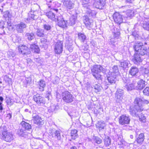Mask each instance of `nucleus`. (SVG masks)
Instances as JSON below:
<instances>
[{"mask_svg": "<svg viewBox=\"0 0 149 149\" xmlns=\"http://www.w3.org/2000/svg\"><path fill=\"white\" fill-rule=\"evenodd\" d=\"M91 74L96 79L102 80L103 77L101 73L104 71V68L100 65H95L91 68Z\"/></svg>", "mask_w": 149, "mask_h": 149, "instance_id": "nucleus-1", "label": "nucleus"}, {"mask_svg": "<svg viewBox=\"0 0 149 149\" xmlns=\"http://www.w3.org/2000/svg\"><path fill=\"white\" fill-rule=\"evenodd\" d=\"M149 101L143 98L136 97L134 102V106L137 111H141L143 110V106L144 104H147Z\"/></svg>", "mask_w": 149, "mask_h": 149, "instance_id": "nucleus-2", "label": "nucleus"}, {"mask_svg": "<svg viewBox=\"0 0 149 149\" xmlns=\"http://www.w3.org/2000/svg\"><path fill=\"white\" fill-rule=\"evenodd\" d=\"M62 99L63 100L67 103H70L74 100L73 96L68 91H65L62 93Z\"/></svg>", "mask_w": 149, "mask_h": 149, "instance_id": "nucleus-3", "label": "nucleus"}, {"mask_svg": "<svg viewBox=\"0 0 149 149\" xmlns=\"http://www.w3.org/2000/svg\"><path fill=\"white\" fill-rule=\"evenodd\" d=\"M2 139L6 142H10L14 139L12 134L7 131H4L2 133Z\"/></svg>", "mask_w": 149, "mask_h": 149, "instance_id": "nucleus-4", "label": "nucleus"}, {"mask_svg": "<svg viewBox=\"0 0 149 149\" xmlns=\"http://www.w3.org/2000/svg\"><path fill=\"white\" fill-rule=\"evenodd\" d=\"M63 43L62 41H58L55 44L54 50L56 54H60L62 52Z\"/></svg>", "mask_w": 149, "mask_h": 149, "instance_id": "nucleus-5", "label": "nucleus"}, {"mask_svg": "<svg viewBox=\"0 0 149 149\" xmlns=\"http://www.w3.org/2000/svg\"><path fill=\"white\" fill-rule=\"evenodd\" d=\"M124 94V91L120 89H118L116 93L115 98L116 101L118 103H121L123 100Z\"/></svg>", "mask_w": 149, "mask_h": 149, "instance_id": "nucleus-6", "label": "nucleus"}, {"mask_svg": "<svg viewBox=\"0 0 149 149\" xmlns=\"http://www.w3.org/2000/svg\"><path fill=\"white\" fill-rule=\"evenodd\" d=\"M124 81V87H125L127 91H130L134 89L135 87L136 82L134 81L130 82L128 79L125 80V81Z\"/></svg>", "mask_w": 149, "mask_h": 149, "instance_id": "nucleus-7", "label": "nucleus"}, {"mask_svg": "<svg viewBox=\"0 0 149 149\" xmlns=\"http://www.w3.org/2000/svg\"><path fill=\"white\" fill-rule=\"evenodd\" d=\"M136 140L135 141L139 144H142L144 141L145 139L144 134L141 133L139 134L138 130H136Z\"/></svg>", "mask_w": 149, "mask_h": 149, "instance_id": "nucleus-8", "label": "nucleus"}, {"mask_svg": "<svg viewBox=\"0 0 149 149\" xmlns=\"http://www.w3.org/2000/svg\"><path fill=\"white\" fill-rule=\"evenodd\" d=\"M130 119L129 116L125 115L121 116L119 119V123L122 125L128 124L129 123Z\"/></svg>", "mask_w": 149, "mask_h": 149, "instance_id": "nucleus-9", "label": "nucleus"}, {"mask_svg": "<svg viewBox=\"0 0 149 149\" xmlns=\"http://www.w3.org/2000/svg\"><path fill=\"white\" fill-rule=\"evenodd\" d=\"M34 100L39 105H43L45 103L44 98L39 94H37L33 97Z\"/></svg>", "mask_w": 149, "mask_h": 149, "instance_id": "nucleus-10", "label": "nucleus"}, {"mask_svg": "<svg viewBox=\"0 0 149 149\" xmlns=\"http://www.w3.org/2000/svg\"><path fill=\"white\" fill-rule=\"evenodd\" d=\"M64 6L66 8L72 9L74 8V3L73 0H62Z\"/></svg>", "mask_w": 149, "mask_h": 149, "instance_id": "nucleus-11", "label": "nucleus"}, {"mask_svg": "<svg viewBox=\"0 0 149 149\" xmlns=\"http://www.w3.org/2000/svg\"><path fill=\"white\" fill-rule=\"evenodd\" d=\"M32 116V120L34 124L38 125H42L44 124L43 120L39 115L36 114H33Z\"/></svg>", "mask_w": 149, "mask_h": 149, "instance_id": "nucleus-12", "label": "nucleus"}, {"mask_svg": "<svg viewBox=\"0 0 149 149\" xmlns=\"http://www.w3.org/2000/svg\"><path fill=\"white\" fill-rule=\"evenodd\" d=\"M83 22L87 28L89 29L93 27V21L91 19H90L87 16H84L83 17Z\"/></svg>", "mask_w": 149, "mask_h": 149, "instance_id": "nucleus-13", "label": "nucleus"}, {"mask_svg": "<svg viewBox=\"0 0 149 149\" xmlns=\"http://www.w3.org/2000/svg\"><path fill=\"white\" fill-rule=\"evenodd\" d=\"M113 18L115 22L117 24H120L123 22L122 16L118 13H114L113 15Z\"/></svg>", "mask_w": 149, "mask_h": 149, "instance_id": "nucleus-14", "label": "nucleus"}, {"mask_svg": "<svg viewBox=\"0 0 149 149\" xmlns=\"http://www.w3.org/2000/svg\"><path fill=\"white\" fill-rule=\"evenodd\" d=\"M106 2L103 0H94L93 6L96 8L99 9L103 8Z\"/></svg>", "mask_w": 149, "mask_h": 149, "instance_id": "nucleus-15", "label": "nucleus"}, {"mask_svg": "<svg viewBox=\"0 0 149 149\" xmlns=\"http://www.w3.org/2000/svg\"><path fill=\"white\" fill-rule=\"evenodd\" d=\"M51 134L53 137L58 140H61V137L60 130H56L54 129H52L51 130Z\"/></svg>", "mask_w": 149, "mask_h": 149, "instance_id": "nucleus-16", "label": "nucleus"}, {"mask_svg": "<svg viewBox=\"0 0 149 149\" xmlns=\"http://www.w3.org/2000/svg\"><path fill=\"white\" fill-rule=\"evenodd\" d=\"M16 30L19 33H22L24 30L27 27L26 24L24 22H21L15 25Z\"/></svg>", "mask_w": 149, "mask_h": 149, "instance_id": "nucleus-17", "label": "nucleus"}, {"mask_svg": "<svg viewBox=\"0 0 149 149\" xmlns=\"http://www.w3.org/2000/svg\"><path fill=\"white\" fill-rule=\"evenodd\" d=\"M57 19L59 26L63 28L67 26V22L63 19L62 16L57 17Z\"/></svg>", "mask_w": 149, "mask_h": 149, "instance_id": "nucleus-18", "label": "nucleus"}, {"mask_svg": "<svg viewBox=\"0 0 149 149\" xmlns=\"http://www.w3.org/2000/svg\"><path fill=\"white\" fill-rule=\"evenodd\" d=\"M117 76L112 74L111 72H109L107 75V80L109 83L111 84H115L116 81Z\"/></svg>", "mask_w": 149, "mask_h": 149, "instance_id": "nucleus-19", "label": "nucleus"}, {"mask_svg": "<svg viewBox=\"0 0 149 149\" xmlns=\"http://www.w3.org/2000/svg\"><path fill=\"white\" fill-rule=\"evenodd\" d=\"M18 50L19 53L24 55H27L29 53L28 47L26 46L20 45L18 47Z\"/></svg>", "mask_w": 149, "mask_h": 149, "instance_id": "nucleus-20", "label": "nucleus"}, {"mask_svg": "<svg viewBox=\"0 0 149 149\" xmlns=\"http://www.w3.org/2000/svg\"><path fill=\"white\" fill-rule=\"evenodd\" d=\"M130 63L128 60L123 61L120 62L119 63V66L122 68L126 70H128V68L129 67Z\"/></svg>", "mask_w": 149, "mask_h": 149, "instance_id": "nucleus-21", "label": "nucleus"}, {"mask_svg": "<svg viewBox=\"0 0 149 149\" xmlns=\"http://www.w3.org/2000/svg\"><path fill=\"white\" fill-rule=\"evenodd\" d=\"M37 11H31L28 13V17L26 19V20L30 22L35 19L36 16Z\"/></svg>", "mask_w": 149, "mask_h": 149, "instance_id": "nucleus-22", "label": "nucleus"}, {"mask_svg": "<svg viewBox=\"0 0 149 149\" xmlns=\"http://www.w3.org/2000/svg\"><path fill=\"white\" fill-rule=\"evenodd\" d=\"M145 81L143 79H140L137 83V85L136 87V89L142 90L145 86Z\"/></svg>", "mask_w": 149, "mask_h": 149, "instance_id": "nucleus-23", "label": "nucleus"}, {"mask_svg": "<svg viewBox=\"0 0 149 149\" xmlns=\"http://www.w3.org/2000/svg\"><path fill=\"white\" fill-rule=\"evenodd\" d=\"M44 2L45 3H46L47 5L48 6L49 8H50L51 9H53L54 10V6L55 4L54 2L53 1H52L51 0H44ZM54 10L56 11V12H57L58 11V9H55Z\"/></svg>", "mask_w": 149, "mask_h": 149, "instance_id": "nucleus-24", "label": "nucleus"}, {"mask_svg": "<svg viewBox=\"0 0 149 149\" xmlns=\"http://www.w3.org/2000/svg\"><path fill=\"white\" fill-rule=\"evenodd\" d=\"M142 60V58H141V55L137 53L135 54L133 59V61L135 64H138L141 62Z\"/></svg>", "mask_w": 149, "mask_h": 149, "instance_id": "nucleus-25", "label": "nucleus"}, {"mask_svg": "<svg viewBox=\"0 0 149 149\" xmlns=\"http://www.w3.org/2000/svg\"><path fill=\"white\" fill-rule=\"evenodd\" d=\"M82 5L84 8L86 9L91 8L92 4L91 2V0H83Z\"/></svg>", "mask_w": 149, "mask_h": 149, "instance_id": "nucleus-26", "label": "nucleus"}, {"mask_svg": "<svg viewBox=\"0 0 149 149\" xmlns=\"http://www.w3.org/2000/svg\"><path fill=\"white\" fill-rule=\"evenodd\" d=\"M109 72H111L112 74L117 76L120 74L118 66L116 65L113 66L112 68V70L111 69Z\"/></svg>", "mask_w": 149, "mask_h": 149, "instance_id": "nucleus-27", "label": "nucleus"}, {"mask_svg": "<svg viewBox=\"0 0 149 149\" xmlns=\"http://www.w3.org/2000/svg\"><path fill=\"white\" fill-rule=\"evenodd\" d=\"M136 52H137V53L142 56L147 54V49L146 47L143 46L141 48H140V49L137 51Z\"/></svg>", "mask_w": 149, "mask_h": 149, "instance_id": "nucleus-28", "label": "nucleus"}, {"mask_svg": "<svg viewBox=\"0 0 149 149\" xmlns=\"http://www.w3.org/2000/svg\"><path fill=\"white\" fill-rule=\"evenodd\" d=\"M139 70L136 67H132L130 70L129 72L130 74L133 76H136L137 75V74H138Z\"/></svg>", "mask_w": 149, "mask_h": 149, "instance_id": "nucleus-29", "label": "nucleus"}, {"mask_svg": "<svg viewBox=\"0 0 149 149\" xmlns=\"http://www.w3.org/2000/svg\"><path fill=\"white\" fill-rule=\"evenodd\" d=\"M21 125L22 126L23 128L26 130H29L31 129V125L24 121H22L21 123Z\"/></svg>", "mask_w": 149, "mask_h": 149, "instance_id": "nucleus-30", "label": "nucleus"}, {"mask_svg": "<svg viewBox=\"0 0 149 149\" xmlns=\"http://www.w3.org/2000/svg\"><path fill=\"white\" fill-rule=\"evenodd\" d=\"M147 44V43L144 42V44L141 42H137L135 43L134 48L136 52L137 51L141 48L143 46H144L145 45Z\"/></svg>", "mask_w": 149, "mask_h": 149, "instance_id": "nucleus-31", "label": "nucleus"}, {"mask_svg": "<svg viewBox=\"0 0 149 149\" xmlns=\"http://www.w3.org/2000/svg\"><path fill=\"white\" fill-rule=\"evenodd\" d=\"M39 89L40 91H43L44 90V88L45 87L46 84L45 81L41 79L38 82Z\"/></svg>", "mask_w": 149, "mask_h": 149, "instance_id": "nucleus-32", "label": "nucleus"}, {"mask_svg": "<svg viewBox=\"0 0 149 149\" xmlns=\"http://www.w3.org/2000/svg\"><path fill=\"white\" fill-rule=\"evenodd\" d=\"M138 111L140 112V111H137L135 108H134L133 107L132 108L131 107L130 108L129 112L130 114L133 116L137 117L138 115L137 113Z\"/></svg>", "mask_w": 149, "mask_h": 149, "instance_id": "nucleus-33", "label": "nucleus"}, {"mask_svg": "<svg viewBox=\"0 0 149 149\" xmlns=\"http://www.w3.org/2000/svg\"><path fill=\"white\" fill-rule=\"evenodd\" d=\"M46 15L47 17L52 20L55 21L56 19L55 15L54 13L52 11H50L46 13Z\"/></svg>", "mask_w": 149, "mask_h": 149, "instance_id": "nucleus-34", "label": "nucleus"}, {"mask_svg": "<svg viewBox=\"0 0 149 149\" xmlns=\"http://www.w3.org/2000/svg\"><path fill=\"white\" fill-rule=\"evenodd\" d=\"M77 16L76 15H73L70 18V22L69 24L71 26L74 25L75 23V21L77 19Z\"/></svg>", "mask_w": 149, "mask_h": 149, "instance_id": "nucleus-35", "label": "nucleus"}, {"mask_svg": "<svg viewBox=\"0 0 149 149\" xmlns=\"http://www.w3.org/2000/svg\"><path fill=\"white\" fill-rule=\"evenodd\" d=\"M106 126V124L103 121H98L97 125V127L99 128L100 130L104 129Z\"/></svg>", "mask_w": 149, "mask_h": 149, "instance_id": "nucleus-36", "label": "nucleus"}, {"mask_svg": "<svg viewBox=\"0 0 149 149\" xmlns=\"http://www.w3.org/2000/svg\"><path fill=\"white\" fill-rule=\"evenodd\" d=\"M70 134L72 139L74 140L75 139L78 137L77 131L76 130L74 129L71 130Z\"/></svg>", "mask_w": 149, "mask_h": 149, "instance_id": "nucleus-37", "label": "nucleus"}, {"mask_svg": "<svg viewBox=\"0 0 149 149\" xmlns=\"http://www.w3.org/2000/svg\"><path fill=\"white\" fill-rule=\"evenodd\" d=\"M30 48L33 52L36 53H39V47L35 44L31 45H30Z\"/></svg>", "mask_w": 149, "mask_h": 149, "instance_id": "nucleus-38", "label": "nucleus"}, {"mask_svg": "<svg viewBox=\"0 0 149 149\" xmlns=\"http://www.w3.org/2000/svg\"><path fill=\"white\" fill-rule=\"evenodd\" d=\"M59 109V107L57 105L52 104L51 106L49 108L48 110L49 112H53Z\"/></svg>", "mask_w": 149, "mask_h": 149, "instance_id": "nucleus-39", "label": "nucleus"}, {"mask_svg": "<svg viewBox=\"0 0 149 149\" xmlns=\"http://www.w3.org/2000/svg\"><path fill=\"white\" fill-rule=\"evenodd\" d=\"M86 11L87 12V13L89 14L90 16L92 17H95L96 14V12L94 10H92L90 9V8L89 9H85Z\"/></svg>", "mask_w": 149, "mask_h": 149, "instance_id": "nucleus-40", "label": "nucleus"}, {"mask_svg": "<svg viewBox=\"0 0 149 149\" xmlns=\"http://www.w3.org/2000/svg\"><path fill=\"white\" fill-rule=\"evenodd\" d=\"M3 78L5 82H6L8 84H12V79H11L9 78L8 75H6L4 76L3 77Z\"/></svg>", "mask_w": 149, "mask_h": 149, "instance_id": "nucleus-41", "label": "nucleus"}, {"mask_svg": "<svg viewBox=\"0 0 149 149\" xmlns=\"http://www.w3.org/2000/svg\"><path fill=\"white\" fill-rule=\"evenodd\" d=\"M78 38L81 42H84L86 39V37L83 33H79L78 34Z\"/></svg>", "mask_w": 149, "mask_h": 149, "instance_id": "nucleus-42", "label": "nucleus"}, {"mask_svg": "<svg viewBox=\"0 0 149 149\" xmlns=\"http://www.w3.org/2000/svg\"><path fill=\"white\" fill-rule=\"evenodd\" d=\"M25 36L27 37L28 39L29 40H32L35 38L34 34L33 33H26Z\"/></svg>", "mask_w": 149, "mask_h": 149, "instance_id": "nucleus-43", "label": "nucleus"}, {"mask_svg": "<svg viewBox=\"0 0 149 149\" xmlns=\"http://www.w3.org/2000/svg\"><path fill=\"white\" fill-rule=\"evenodd\" d=\"M94 91L97 93L100 92L102 88L101 86L99 85L95 84L94 86Z\"/></svg>", "mask_w": 149, "mask_h": 149, "instance_id": "nucleus-44", "label": "nucleus"}, {"mask_svg": "<svg viewBox=\"0 0 149 149\" xmlns=\"http://www.w3.org/2000/svg\"><path fill=\"white\" fill-rule=\"evenodd\" d=\"M8 57L11 59H12L15 56V54L12 50H9L7 53Z\"/></svg>", "mask_w": 149, "mask_h": 149, "instance_id": "nucleus-45", "label": "nucleus"}, {"mask_svg": "<svg viewBox=\"0 0 149 149\" xmlns=\"http://www.w3.org/2000/svg\"><path fill=\"white\" fill-rule=\"evenodd\" d=\"M11 15L10 13L8 11H6L4 13L3 17L5 18V19H7L8 18V20L11 17Z\"/></svg>", "mask_w": 149, "mask_h": 149, "instance_id": "nucleus-46", "label": "nucleus"}, {"mask_svg": "<svg viewBox=\"0 0 149 149\" xmlns=\"http://www.w3.org/2000/svg\"><path fill=\"white\" fill-rule=\"evenodd\" d=\"M126 14V16H125V17H131L134 16V11L130 10H127Z\"/></svg>", "mask_w": 149, "mask_h": 149, "instance_id": "nucleus-47", "label": "nucleus"}, {"mask_svg": "<svg viewBox=\"0 0 149 149\" xmlns=\"http://www.w3.org/2000/svg\"><path fill=\"white\" fill-rule=\"evenodd\" d=\"M104 144L107 146H109L111 144V139L109 137H105L104 139Z\"/></svg>", "mask_w": 149, "mask_h": 149, "instance_id": "nucleus-48", "label": "nucleus"}, {"mask_svg": "<svg viewBox=\"0 0 149 149\" xmlns=\"http://www.w3.org/2000/svg\"><path fill=\"white\" fill-rule=\"evenodd\" d=\"M143 27L144 29L147 30H149V22L144 21L143 23Z\"/></svg>", "mask_w": 149, "mask_h": 149, "instance_id": "nucleus-49", "label": "nucleus"}, {"mask_svg": "<svg viewBox=\"0 0 149 149\" xmlns=\"http://www.w3.org/2000/svg\"><path fill=\"white\" fill-rule=\"evenodd\" d=\"M36 35L39 37H43L44 36V33L42 30L40 29H38L36 31Z\"/></svg>", "mask_w": 149, "mask_h": 149, "instance_id": "nucleus-50", "label": "nucleus"}, {"mask_svg": "<svg viewBox=\"0 0 149 149\" xmlns=\"http://www.w3.org/2000/svg\"><path fill=\"white\" fill-rule=\"evenodd\" d=\"M138 116L139 117L140 121L143 123L146 121V117L143 114H141L139 115H138V116Z\"/></svg>", "mask_w": 149, "mask_h": 149, "instance_id": "nucleus-51", "label": "nucleus"}, {"mask_svg": "<svg viewBox=\"0 0 149 149\" xmlns=\"http://www.w3.org/2000/svg\"><path fill=\"white\" fill-rule=\"evenodd\" d=\"M113 37L116 39H118L120 35V33L119 31V30L117 31L116 32H113Z\"/></svg>", "mask_w": 149, "mask_h": 149, "instance_id": "nucleus-52", "label": "nucleus"}, {"mask_svg": "<svg viewBox=\"0 0 149 149\" xmlns=\"http://www.w3.org/2000/svg\"><path fill=\"white\" fill-rule=\"evenodd\" d=\"M114 38H111L109 41V44L113 45H115L116 43V40Z\"/></svg>", "mask_w": 149, "mask_h": 149, "instance_id": "nucleus-53", "label": "nucleus"}, {"mask_svg": "<svg viewBox=\"0 0 149 149\" xmlns=\"http://www.w3.org/2000/svg\"><path fill=\"white\" fill-rule=\"evenodd\" d=\"M94 141L97 144H100L102 142V139L97 137H95Z\"/></svg>", "mask_w": 149, "mask_h": 149, "instance_id": "nucleus-54", "label": "nucleus"}, {"mask_svg": "<svg viewBox=\"0 0 149 149\" xmlns=\"http://www.w3.org/2000/svg\"><path fill=\"white\" fill-rule=\"evenodd\" d=\"M23 3L26 6L31 4V0H22Z\"/></svg>", "mask_w": 149, "mask_h": 149, "instance_id": "nucleus-55", "label": "nucleus"}, {"mask_svg": "<svg viewBox=\"0 0 149 149\" xmlns=\"http://www.w3.org/2000/svg\"><path fill=\"white\" fill-rule=\"evenodd\" d=\"M144 94L146 95H149V87H146L143 91Z\"/></svg>", "mask_w": 149, "mask_h": 149, "instance_id": "nucleus-56", "label": "nucleus"}, {"mask_svg": "<svg viewBox=\"0 0 149 149\" xmlns=\"http://www.w3.org/2000/svg\"><path fill=\"white\" fill-rule=\"evenodd\" d=\"M43 27L45 29L48 31L50 30L51 28V26L49 24H45L43 25Z\"/></svg>", "mask_w": 149, "mask_h": 149, "instance_id": "nucleus-57", "label": "nucleus"}, {"mask_svg": "<svg viewBox=\"0 0 149 149\" xmlns=\"http://www.w3.org/2000/svg\"><path fill=\"white\" fill-rule=\"evenodd\" d=\"M143 70L145 74L149 73V67L147 68H145Z\"/></svg>", "mask_w": 149, "mask_h": 149, "instance_id": "nucleus-58", "label": "nucleus"}, {"mask_svg": "<svg viewBox=\"0 0 149 149\" xmlns=\"http://www.w3.org/2000/svg\"><path fill=\"white\" fill-rule=\"evenodd\" d=\"M51 95V93L50 92H47V93L46 94V97L47 98L48 100H49V99L50 96Z\"/></svg>", "mask_w": 149, "mask_h": 149, "instance_id": "nucleus-59", "label": "nucleus"}, {"mask_svg": "<svg viewBox=\"0 0 149 149\" xmlns=\"http://www.w3.org/2000/svg\"><path fill=\"white\" fill-rule=\"evenodd\" d=\"M3 109V104L1 102H0V111L1 112H2Z\"/></svg>", "mask_w": 149, "mask_h": 149, "instance_id": "nucleus-60", "label": "nucleus"}, {"mask_svg": "<svg viewBox=\"0 0 149 149\" xmlns=\"http://www.w3.org/2000/svg\"><path fill=\"white\" fill-rule=\"evenodd\" d=\"M6 117L8 119H10L11 117V114L10 113H9L7 114Z\"/></svg>", "mask_w": 149, "mask_h": 149, "instance_id": "nucleus-61", "label": "nucleus"}, {"mask_svg": "<svg viewBox=\"0 0 149 149\" xmlns=\"http://www.w3.org/2000/svg\"><path fill=\"white\" fill-rule=\"evenodd\" d=\"M3 22L2 23H1V25H0V28L1 29H3L4 28V27L3 25Z\"/></svg>", "mask_w": 149, "mask_h": 149, "instance_id": "nucleus-62", "label": "nucleus"}, {"mask_svg": "<svg viewBox=\"0 0 149 149\" xmlns=\"http://www.w3.org/2000/svg\"><path fill=\"white\" fill-rule=\"evenodd\" d=\"M128 8V6H123L122 8L125 9V10H127Z\"/></svg>", "mask_w": 149, "mask_h": 149, "instance_id": "nucleus-63", "label": "nucleus"}, {"mask_svg": "<svg viewBox=\"0 0 149 149\" xmlns=\"http://www.w3.org/2000/svg\"><path fill=\"white\" fill-rule=\"evenodd\" d=\"M70 149H77V147L75 146H72L71 147Z\"/></svg>", "mask_w": 149, "mask_h": 149, "instance_id": "nucleus-64", "label": "nucleus"}]
</instances>
